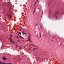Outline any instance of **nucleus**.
Wrapping results in <instances>:
<instances>
[{
	"label": "nucleus",
	"mask_w": 64,
	"mask_h": 64,
	"mask_svg": "<svg viewBox=\"0 0 64 64\" xmlns=\"http://www.w3.org/2000/svg\"><path fill=\"white\" fill-rule=\"evenodd\" d=\"M10 41L11 42H12V43L13 44L14 43H15V42H14L13 41H12V40L11 38H10Z\"/></svg>",
	"instance_id": "f257e3e1"
},
{
	"label": "nucleus",
	"mask_w": 64,
	"mask_h": 64,
	"mask_svg": "<svg viewBox=\"0 0 64 64\" xmlns=\"http://www.w3.org/2000/svg\"><path fill=\"white\" fill-rule=\"evenodd\" d=\"M59 14V12H57L54 15V17H55V16H56V15H57V14Z\"/></svg>",
	"instance_id": "f03ea898"
},
{
	"label": "nucleus",
	"mask_w": 64,
	"mask_h": 64,
	"mask_svg": "<svg viewBox=\"0 0 64 64\" xmlns=\"http://www.w3.org/2000/svg\"><path fill=\"white\" fill-rule=\"evenodd\" d=\"M33 46H34V47H37V46H35V45L34 44H31Z\"/></svg>",
	"instance_id": "7ed1b4c3"
},
{
	"label": "nucleus",
	"mask_w": 64,
	"mask_h": 64,
	"mask_svg": "<svg viewBox=\"0 0 64 64\" xmlns=\"http://www.w3.org/2000/svg\"><path fill=\"white\" fill-rule=\"evenodd\" d=\"M5 56L2 57L3 59V60H5Z\"/></svg>",
	"instance_id": "20e7f679"
},
{
	"label": "nucleus",
	"mask_w": 64,
	"mask_h": 64,
	"mask_svg": "<svg viewBox=\"0 0 64 64\" xmlns=\"http://www.w3.org/2000/svg\"><path fill=\"white\" fill-rule=\"evenodd\" d=\"M20 38H21V39H24V38L23 37L21 36H20Z\"/></svg>",
	"instance_id": "39448f33"
},
{
	"label": "nucleus",
	"mask_w": 64,
	"mask_h": 64,
	"mask_svg": "<svg viewBox=\"0 0 64 64\" xmlns=\"http://www.w3.org/2000/svg\"><path fill=\"white\" fill-rule=\"evenodd\" d=\"M30 39H30V36H28V40H30Z\"/></svg>",
	"instance_id": "423d86ee"
},
{
	"label": "nucleus",
	"mask_w": 64,
	"mask_h": 64,
	"mask_svg": "<svg viewBox=\"0 0 64 64\" xmlns=\"http://www.w3.org/2000/svg\"><path fill=\"white\" fill-rule=\"evenodd\" d=\"M42 26L41 25L40 26V29H41L42 28Z\"/></svg>",
	"instance_id": "0eeeda50"
},
{
	"label": "nucleus",
	"mask_w": 64,
	"mask_h": 64,
	"mask_svg": "<svg viewBox=\"0 0 64 64\" xmlns=\"http://www.w3.org/2000/svg\"><path fill=\"white\" fill-rule=\"evenodd\" d=\"M10 38H11V37H12V36H12V35L11 34H10Z\"/></svg>",
	"instance_id": "6e6552de"
},
{
	"label": "nucleus",
	"mask_w": 64,
	"mask_h": 64,
	"mask_svg": "<svg viewBox=\"0 0 64 64\" xmlns=\"http://www.w3.org/2000/svg\"><path fill=\"white\" fill-rule=\"evenodd\" d=\"M19 48H20V50H21V49H22V47H21V46H19Z\"/></svg>",
	"instance_id": "1a4fd4ad"
},
{
	"label": "nucleus",
	"mask_w": 64,
	"mask_h": 64,
	"mask_svg": "<svg viewBox=\"0 0 64 64\" xmlns=\"http://www.w3.org/2000/svg\"><path fill=\"white\" fill-rule=\"evenodd\" d=\"M3 64H10L7 63L6 62H4V63H3Z\"/></svg>",
	"instance_id": "9d476101"
},
{
	"label": "nucleus",
	"mask_w": 64,
	"mask_h": 64,
	"mask_svg": "<svg viewBox=\"0 0 64 64\" xmlns=\"http://www.w3.org/2000/svg\"><path fill=\"white\" fill-rule=\"evenodd\" d=\"M50 33V31H49L48 32V34H49V33Z\"/></svg>",
	"instance_id": "9b49d317"
},
{
	"label": "nucleus",
	"mask_w": 64,
	"mask_h": 64,
	"mask_svg": "<svg viewBox=\"0 0 64 64\" xmlns=\"http://www.w3.org/2000/svg\"><path fill=\"white\" fill-rule=\"evenodd\" d=\"M28 41L30 42V40H26V42H28Z\"/></svg>",
	"instance_id": "f8f14e48"
},
{
	"label": "nucleus",
	"mask_w": 64,
	"mask_h": 64,
	"mask_svg": "<svg viewBox=\"0 0 64 64\" xmlns=\"http://www.w3.org/2000/svg\"><path fill=\"white\" fill-rule=\"evenodd\" d=\"M26 33H23V35H24V34H25V35H26Z\"/></svg>",
	"instance_id": "ddd939ff"
},
{
	"label": "nucleus",
	"mask_w": 64,
	"mask_h": 64,
	"mask_svg": "<svg viewBox=\"0 0 64 64\" xmlns=\"http://www.w3.org/2000/svg\"><path fill=\"white\" fill-rule=\"evenodd\" d=\"M55 36H52L53 38H54V37H55Z\"/></svg>",
	"instance_id": "4468645a"
},
{
	"label": "nucleus",
	"mask_w": 64,
	"mask_h": 64,
	"mask_svg": "<svg viewBox=\"0 0 64 64\" xmlns=\"http://www.w3.org/2000/svg\"><path fill=\"white\" fill-rule=\"evenodd\" d=\"M35 49H36V48H34L33 49V51H35Z\"/></svg>",
	"instance_id": "2eb2a0df"
},
{
	"label": "nucleus",
	"mask_w": 64,
	"mask_h": 64,
	"mask_svg": "<svg viewBox=\"0 0 64 64\" xmlns=\"http://www.w3.org/2000/svg\"><path fill=\"white\" fill-rule=\"evenodd\" d=\"M16 37V38H19V37H18V36H17Z\"/></svg>",
	"instance_id": "dca6fc26"
},
{
	"label": "nucleus",
	"mask_w": 64,
	"mask_h": 64,
	"mask_svg": "<svg viewBox=\"0 0 64 64\" xmlns=\"http://www.w3.org/2000/svg\"><path fill=\"white\" fill-rule=\"evenodd\" d=\"M19 34H20V35H21V32H19Z\"/></svg>",
	"instance_id": "f3484780"
},
{
	"label": "nucleus",
	"mask_w": 64,
	"mask_h": 64,
	"mask_svg": "<svg viewBox=\"0 0 64 64\" xmlns=\"http://www.w3.org/2000/svg\"><path fill=\"white\" fill-rule=\"evenodd\" d=\"M0 64H3L2 63V62H0Z\"/></svg>",
	"instance_id": "a211bd4d"
},
{
	"label": "nucleus",
	"mask_w": 64,
	"mask_h": 64,
	"mask_svg": "<svg viewBox=\"0 0 64 64\" xmlns=\"http://www.w3.org/2000/svg\"><path fill=\"white\" fill-rule=\"evenodd\" d=\"M21 30H22V29H21V28H20V31H21Z\"/></svg>",
	"instance_id": "6ab92c4d"
},
{
	"label": "nucleus",
	"mask_w": 64,
	"mask_h": 64,
	"mask_svg": "<svg viewBox=\"0 0 64 64\" xmlns=\"http://www.w3.org/2000/svg\"><path fill=\"white\" fill-rule=\"evenodd\" d=\"M5 60H8V59H6V58H5Z\"/></svg>",
	"instance_id": "aec40b11"
},
{
	"label": "nucleus",
	"mask_w": 64,
	"mask_h": 64,
	"mask_svg": "<svg viewBox=\"0 0 64 64\" xmlns=\"http://www.w3.org/2000/svg\"><path fill=\"white\" fill-rule=\"evenodd\" d=\"M35 12V10H34L33 12Z\"/></svg>",
	"instance_id": "412c9836"
},
{
	"label": "nucleus",
	"mask_w": 64,
	"mask_h": 64,
	"mask_svg": "<svg viewBox=\"0 0 64 64\" xmlns=\"http://www.w3.org/2000/svg\"><path fill=\"white\" fill-rule=\"evenodd\" d=\"M21 32L22 33H24V32H23V31H22V32Z\"/></svg>",
	"instance_id": "4be33fe9"
},
{
	"label": "nucleus",
	"mask_w": 64,
	"mask_h": 64,
	"mask_svg": "<svg viewBox=\"0 0 64 64\" xmlns=\"http://www.w3.org/2000/svg\"><path fill=\"white\" fill-rule=\"evenodd\" d=\"M42 15H43V12H42Z\"/></svg>",
	"instance_id": "5701e85b"
},
{
	"label": "nucleus",
	"mask_w": 64,
	"mask_h": 64,
	"mask_svg": "<svg viewBox=\"0 0 64 64\" xmlns=\"http://www.w3.org/2000/svg\"><path fill=\"white\" fill-rule=\"evenodd\" d=\"M38 34L36 36V37H38Z\"/></svg>",
	"instance_id": "b1692460"
},
{
	"label": "nucleus",
	"mask_w": 64,
	"mask_h": 64,
	"mask_svg": "<svg viewBox=\"0 0 64 64\" xmlns=\"http://www.w3.org/2000/svg\"><path fill=\"white\" fill-rule=\"evenodd\" d=\"M36 8V7H35V8H34V10H35V8Z\"/></svg>",
	"instance_id": "393cba45"
},
{
	"label": "nucleus",
	"mask_w": 64,
	"mask_h": 64,
	"mask_svg": "<svg viewBox=\"0 0 64 64\" xmlns=\"http://www.w3.org/2000/svg\"><path fill=\"white\" fill-rule=\"evenodd\" d=\"M50 36H49L48 38H50Z\"/></svg>",
	"instance_id": "a878e982"
},
{
	"label": "nucleus",
	"mask_w": 64,
	"mask_h": 64,
	"mask_svg": "<svg viewBox=\"0 0 64 64\" xmlns=\"http://www.w3.org/2000/svg\"><path fill=\"white\" fill-rule=\"evenodd\" d=\"M58 18V17L57 16L56 17V19H57V18Z\"/></svg>",
	"instance_id": "bb28decb"
},
{
	"label": "nucleus",
	"mask_w": 64,
	"mask_h": 64,
	"mask_svg": "<svg viewBox=\"0 0 64 64\" xmlns=\"http://www.w3.org/2000/svg\"><path fill=\"white\" fill-rule=\"evenodd\" d=\"M16 46H18V45H17V44H16Z\"/></svg>",
	"instance_id": "cd10ccee"
},
{
	"label": "nucleus",
	"mask_w": 64,
	"mask_h": 64,
	"mask_svg": "<svg viewBox=\"0 0 64 64\" xmlns=\"http://www.w3.org/2000/svg\"><path fill=\"white\" fill-rule=\"evenodd\" d=\"M41 33H40V36H41Z\"/></svg>",
	"instance_id": "c85d7f7f"
},
{
	"label": "nucleus",
	"mask_w": 64,
	"mask_h": 64,
	"mask_svg": "<svg viewBox=\"0 0 64 64\" xmlns=\"http://www.w3.org/2000/svg\"><path fill=\"white\" fill-rule=\"evenodd\" d=\"M40 25H41V24L40 23Z\"/></svg>",
	"instance_id": "c756f323"
},
{
	"label": "nucleus",
	"mask_w": 64,
	"mask_h": 64,
	"mask_svg": "<svg viewBox=\"0 0 64 64\" xmlns=\"http://www.w3.org/2000/svg\"><path fill=\"white\" fill-rule=\"evenodd\" d=\"M1 49H2V46L1 47Z\"/></svg>",
	"instance_id": "7c9ffc66"
},
{
	"label": "nucleus",
	"mask_w": 64,
	"mask_h": 64,
	"mask_svg": "<svg viewBox=\"0 0 64 64\" xmlns=\"http://www.w3.org/2000/svg\"><path fill=\"white\" fill-rule=\"evenodd\" d=\"M37 2H38V0H37Z\"/></svg>",
	"instance_id": "2f4dec72"
},
{
	"label": "nucleus",
	"mask_w": 64,
	"mask_h": 64,
	"mask_svg": "<svg viewBox=\"0 0 64 64\" xmlns=\"http://www.w3.org/2000/svg\"><path fill=\"white\" fill-rule=\"evenodd\" d=\"M0 41H2V40H1V38H0Z\"/></svg>",
	"instance_id": "473e14b6"
},
{
	"label": "nucleus",
	"mask_w": 64,
	"mask_h": 64,
	"mask_svg": "<svg viewBox=\"0 0 64 64\" xmlns=\"http://www.w3.org/2000/svg\"><path fill=\"white\" fill-rule=\"evenodd\" d=\"M36 25H37V26H38V24H36Z\"/></svg>",
	"instance_id": "72a5a7b5"
},
{
	"label": "nucleus",
	"mask_w": 64,
	"mask_h": 64,
	"mask_svg": "<svg viewBox=\"0 0 64 64\" xmlns=\"http://www.w3.org/2000/svg\"><path fill=\"white\" fill-rule=\"evenodd\" d=\"M35 12H33V14H34V13Z\"/></svg>",
	"instance_id": "f704fd0d"
},
{
	"label": "nucleus",
	"mask_w": 64,
	"mask_h": 64,
	"mask_svg": "<svg viewBox=\"0 0 64 64\" xmlns=\"http://www.w3.org/2000/svg\"><path fill=\"white\" fill-rule=\"evenodd\" d=\"M36 2H35V3H34V5H35V4H36Z\"/></svg>",
	"instance_id": "c9c22d12"
},
{
	"label": "nucleus",
	"mask_w": 64,
	"mask_h": 64,
	"mask_svg": "<svg viewBox=\"0 0 64 64\" xmlns=\"http://www.w3.org/2000/svg\"><path fill=\"white\" fill-rule=\"evenodd\" d=\"M23 31H24V32H25V30H24Z\"/></svg>",
	"instance_id": "e433bc0d"
},
{
	"label": "nucleus",
	"mask_w": 64,
	"mask_h": 64,
	"mask_svg": "<svg viewBox=\"0 0 64 64\" xmlns=\"http://www.w3.org/2000/svg\"><path fill=\"white\" fill-rule=\"evenodd\" d=\"M40 37H41V36H40Z\"/></svg>",
	"instance_id": "4c0bfd02"
},
{
	"label": "nucleus",
	"mask_w": 64,
	"mask_h": 64,
	"mask_svg": "<svg viewBox=\"0 0 64 64\" xmlns=\"http://www.w3.org/2000/svg\"><path fill=\"white\" fill-rule=\"evenodd\" d=\"M8 60V61H10V60Z\"/></svg>",
	"instance_id": "58836bf2"
},
{
	"label": "nucleus",
	"mask_w": 64,
	"mask_h": 64,
	"mask_svg": "<svg viewBox=\"0 0 64 64\" xmlns=\"http://www.w3.org/2000/svg\"><path fill=\"white\" fill-rule=\"evenodd\" d=\"M19 36H20H20H20L19 35Z\"/></svg>",
	"instance_id": "ea45409f"
},
{
	"label": "nucleus",
	"mask_w": 64,
	"mask_h": 64,
	"mask_svg": "<svg viewBox=\"0 0 64 64\" xmlns=\"http://www.w3.org/2000/svg\"><path fill=\"white\" fill-rule=\"evenodd\" d=\"M19 36H20H20H20L19 35Z\"/></svg>",
	"instance_id": "a19ab883"
},
{
	"label": "nucleus",
	"mask_w": 64,
	"mask_h": 64,
	"mask_svg": "<svg viewBox=\"0 0 64 64\" xmlns=\"http://www.w3.org/2000/svg\"><path fill=\"white\" fill-rule=\"evenodd\" d=\"M53 41V40H52V41Z\"/></svg>",
	"instance_id": "79ce46f5"
},
{
	"label": "nucleus",
	"mask_w": 64,
	"mask_h": 64,
	"mask_svg": "<svg viewBox=\"0 0 64 64\" xmlns=\"http://www.w3.org/2000/svg\"><path fill=\"white\" fill-rule=\"evenodd\" d=\"M11 9V8H10Z\"/></svg>",
	"instance_id": "37998d69"
},
{
	"label": "nucleus",
	"mask_w": 64,
	"mask_h": 64,
	"mask_svg": "<svg viewBox=\"0 0 64 64\" xmlns=\"http://www.w3.org/2000/svg\"><path fill=\"white\" fill-rule=\"evenodd\" d=\"M61 45V44H60V45Z\"/></svg>",
	"instance_id": "c03bdc74"
},
{
	"label": "nucleus",
	"mask_w": 64,
	"mask_h": 64,
	"mask_svg": "<svg viewBox=\"0 0 64 64\" xmlns=\"http://www.w3.org/2000/svg\"><path fill=\"white\" fill-rule=\"evenodd\" d=\"M49 17V18H50V17Z\"/></svg>",
	"instance_id": "a18cd8bd"
}]
</instances>
